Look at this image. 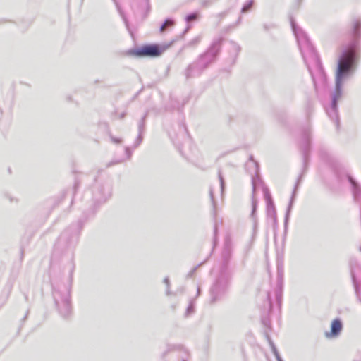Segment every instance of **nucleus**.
Returning <instances> with one entry per match:
<instances>
[{
  "label": "nucleus",
  "mask_w": 361,
  "mask_h": 361,
  "mask_svg": "<svg viewBox=\"0 0 361 361\" xmlns=\"http://www.w3.org/2000/svg\"><path fill=\"white\" fill-rule=\"evenodd\" d=\"M111 140L115 143H120L121 142V140H119V139H116V138L112 137Z\"/></svg>",
  "instance_id": "nucleus-18"
},
{
  "label": "nucleus",
  "mask_w": 361,
  "mask_h": 361,
  "mask_svg": "<svg viewBox=\"0 0 361 361\" xmlns=\"http://www.w3.org/2000/svg\"><path fill=\"white\" fill-rule=\"evenodd\" d=\"M117 8H118V10L120 14L122 16V18H123V20L125 21V23L127 25L128 23H127L126 18L124 16L123 12L120 10V8H119V6L118 5H117Z\"/></svg>",
  "instance_id": "nucleus-15"
},
{
  "label": "nucleus",
  "mask_w": 361,
  "mask_h": 361,
  "mask_svg": "<svg viewBox=\"0 0 361 361\" xmlns=\"http://www.w3.org/2000/svg\"><path fill=\"white\" fill-rule=\"evenodd\" d=\"M276 298H277V300H280V295H276Z\"/></svg>",
  "instance_id": "nucleus-24"
},
{
  "label": "nucleus",
  "mask_w": 361,
  "mask_h": 361,
  "mask_svg": "<svg viewBox=\"0 0 361 361\" xmlns=\"http://www.w3.org/2000/svg\"><path fill=\"white\" fill-rule=\"evenodd\" d=\"M252 1H250L249 2L248 4H245L243 8H242V12H246L247 11L250 7L252 6Z\"/></svg>",
  "instance_id": "nucleus-12"
},
{
  "label": "nucleus",
  "mask_w": 361,
  "mask_h": 361,
  "mask_svg": "<svg viewBox=\"0 0 361 361\" xmlns=\"http://www.w3.org/2000/svg\"><path fill=\"white\" fill-rule=\"evenodd\" d=\"M174 25V21L171 19H167L164 24L160 27V31L164 32L166 27L173 26Z\"/></svg>",
  "instance_id": "nucleus-9"
},
{
  "label": "nucleus",
  "mask_w": 361,
  "mask_h": 361,
  "mask_svg": "<svg viewBox=\"0 0 361 361\" xmlns=\"http://www.w3.org/2000/svg\"><path fill=\"white\" fill-rule=\"evenodd\" d=\"M138 140H140V142H141V140H142V138H141V136H140V135L139 136V138H138Z\"/></svg>",
  "instance_id": "nucleus-25"
},
{
  "label": "nucleus",
  "mask_w": 361,
  "mask_h": 361,
  "mask_svg": "<svg viewBox=\"0 0 361 361\" xmlns=\"http://www.w3.org/2000/svg\"><path fill=\"white\" fill-rule=\"evenodd\" d=\"M269 307H270V308L271 307V302H269Z\"/></svg>",
  "instance_id": "nucleus-26"
},
{
  "label": "nucleus",
  "mask_w": 361,
  "mask_h": 361,
  "mask_svg": "<svg viewBox=\"0 0 361 361\" xmlns=\"http://www.w3.org/2000/svg\"><path fill=\"white\" fill-rule=\"evenodd\" d=\"M218 176H219V179L220 181L221 191L223 192L224 190V178H223V176H222L221 171H219Z\"/></svg>",
  "instance_id": "nucleus-10"
},
{
  "label": "nucleus",
  "mask_w": 361,
  "mask_h": 361,
  "mask_svg": "<svg viewBox=\"0 0 361 361\" xmlns=\"http://www.w3.org/2000/svg\"><path fill=\"white\" fill-rule=\"evenodd\" d=\"M221 40H217L213 43L208 51L201 56L198 61L191 64L186 70V76L190 78L200 73L207 65L214 59L219 50Z\"/></svg>",
  "instance_id": "nucleus-4"
},
{
  "label": "nucleus",
  "mask_w": 361,
  "mask_h": 361,
  "mask_svg": "<svg viewBox=\"0 0 361 361\" xmlns=\"http://www.w3.org/2000/svg\"><path fill=\"white\" fill-rule=\"evenodd\" d=\"M60 311H61V313L64 317L69 315V314L71 313V305H70L69 301L68 300H66L63 302V309L61 310Z\"/></svg>",
  "instance_id": "nucleus-8"
},
{
  "label": "nucleus",
  "mask_w": 361,
  "mask_h": 361,
  "mask_svg": "<svg viewBox=\"0 0 361 361\" xmlns=\"http://www.w3.org/2000/svg\"><path fill=\"white\" fill-rule=\"evenodd\" d=\"M361 31V21L360 19H355L353 21V32L355 37H358L360 35V32Z\"/></svg>",
  "instance_id": "nucleus-7"
},
{
  "label": "nucleus",
  "mask_w": 361,
  "mask_h": 361,
  "mask_svg": "<svg viewBox=\"0 0 361 361\" xmlns=\"http://www.w3.org/2000/svg\"><path fill=\"white\" fill-rule=\"evenodd\" d=\"M290 23L304 60L307 66L310 73L312 75L314 86L317 87V82L313 68L314 69L315 73L321 78H323L324 77L318 56L315 53L312 45L310 44L309 40L303 31L299 27H297L293 19L290 20Z\"/></svg>",
  "instance_id": "nucleus-2"
},
{
  "label": "nucleus",
  "mask_w": 361,
  "mask_h": 361,
  "mask_svg": "<svg viewBox=\"0 0 361 361\" xmlns=\"http://www.w3.org/2000/svg\"><path fill=\"white\" fill-rule=\"evenodd\" d=\"M197 14H195V13H192V14L188 15V16L186 17V18H185V19H186V20H187L188 22H190V21H192V20H196V19H197Z\"/></svg>",
  "instance_id": "nucleus-11"
},
{
  "label": "nucleus",
  "mask_w": 361,
  "mask_h": 361,
  "mask_svg": "<svg viewBox=\"0 0 361 361\" xmlns=\"http://www.w3.org/2000/svg\"><path fill=\"white\" fill-rule=\"evenodd\" d=\"M342 323L339 319H334L331 323V331L326 332V336L327 338L338 336L342 330Z\"/></svg>",
  "instance_id": "nucleus-6"
},
{
  "label": "nucleus",
  "mask_w": 361,
  "mask_h": 361,
  "mask_svg": "<svg viewBox=\"0 0 361 361\" xmlns=\"http://www.w3.org/2000/svg\"><path fill=\"white\" fill-rule=\"evenodd\" d=\"M297 187H298V185H296L295 187V189H294V191H293V196H292V198H291V200H290V204H289L288 210H290V207L292 206V203H293V201L294 196L295 195Z\"/></svg>",
  "instance_id": "nucleus-14"
},
{
  "label": "nucleus",
  "mask_w": 361,
  "mask_h": 361,
  "mask_svg": "<svg viewBox=\"0 0 361 361\" xmlns=\"http://www.w3.org/2000/svg\"><path fill=\"white\" fill-rule=\"evenodd\" d=\"M276 359L277 361H283V360L281 359L280 355H276Z\"/></svg>",
  "instance_id": "nucleus-22"
},
{
  "label": "nucleus",
  "mask_w": 361,
  "mask_h": 361,
  "mask_svg": "<svg viewBox=\"0 0 361 361\" xmlns=\"http://www.w3.org/2000/svg\"><path fill=\"white\" fill-rule=\"evenodd\" d=\"M247 165H252L255 167L256 175L252 176V212L250 214L251 218L254 221L255 226H257V216H256V210L257 207V193L259 190H262L264 193V198L267 202V215L272 218L274 222L276 221V212L274 207L273 202L271 201V195L269 192L268 188L264 185V183L259 177L257 174L258 171V166L256 162L253 160H251Z\"/></svg>",
  "instance_id": "nucleus-3"
},
{
  "label": "nucleus",
  "mask_w": 361,
  "mask_h": 361,
  "mask_svg": "<svg viewBox=\"0 0 361 361\" xmlns=\"http://www.w3.org/2000/svg\"><path fill=\"white\" fill-rule=\"evenodd\" d=\"M273 353H274L275 357L276 356V355H279V353H278V351L275 347H273Z\"/></svg>",
  "instance_id": "nucleus-19"
},
{
  "label": "nucleus",
  "mask_w": 361,
  "mask_h": 361,
  "mask_svg": "<svg viewBox=\"0 0 361 361\" xmlns=\"http://www.w3.org/2000/svg\"><path fill=\"white\" fill-rule=\"evenodd\" d=\"M164 283L169 286V279L168 277H166L164 280Z\"/></svg>",
  "instance_id": "nucleus-20"
},
{
  "label": "nucleus",
  "mask_w": 361,
  "mask_h": 361,
  "mask_svg": "<svg viewBox=\"0 0 361 361\" xmlns=\"http://www.w3.org/2000/svg\"><path fill=\"white\" fill-rule=\"evenodd\" d=\"M351 275H352V278L353 279V281H355V271L353 269H351Z\"/></svg>",
  "instance_id": "nucleus-16"
},
{
  "label": "nucleus",
  "mask_w": 361,
  "mask_h": 361,
  "mask_svg": "<svg viewBox=\"0 0 361 361\" xmlns=\"http://www.w3.org/2000/svg\"><path fill=\"white\" fill-rule=\"evenodd\" d=\"M126 153H127V154H128V158H130V152H129V149H128V148H126Z\"/></svg>",
  "instance_id": "nucleus-23"
},
{
  "label": "nucleus",
  "mask_w": 361,
  "mask_h": 361,
  "mask_svg": "<svg viewBox=\"0 0 361 361\" xmlns=\"http://www.w3.org/2000/svg\"><path fill=\"white\" fill-rule=\"evenodd\" d=\"M209 194H210L211 199L213 200H214V192L212 189L209 191Z\"/></svg>",
  "instance_id": "nucleus-21"
},
{
  "label": "nucleus",
  "mask_w": 361,
  "mask_h": 361,
  "mask_svg": "<svg viewBox=\"0 0 361 361\" xmlns=\"http://www.w3.org/2000/svg\"><path fill=\"white\" fill-rule=\"evenodd\" d=\"M162 51L157 45H145L134 51L137 56L156 57L161 54Z\"/></svg>",
  "instance_id": "nucleus-5"
},
{
  "label": "nucleus",
  "mask_w": 361,
  "mask_h": 361,
  "mask_svg": "<svg viewBox=\"0 0 361 361\" xmlns=\"http://www.w3.org/2000/svg\"><path fill=\"white\" fill-rule=\"evenodd\" d=\"M194 312L193 305L191 303L187 309L186 314H190Z\"/></svg>",
  "instance_id": "nucleus-13"
},
{
  "label": "nucleus",
  "mask_w": 361,
  "mask_h": 361,
  "mask_svg": "<svg viewBox=\"0 0 361 361\" xmlns=\"http://www.w3.org/2000/svg\"><path fill=\"white\" fill-rule=\"evenodd\" d=\"M356 50V42L355 41L343 49L338 62V67L336 75V92L332 97L331 106L327 110V113L332 120L337 123V102L342 94V85L345 78L350 73L355 61Z\"/></svg>",
  "instance_id": "nucleus-1"
},
{
  "label": "nucleus",
  "mask_w": 361,
  "mask_h": 361,
  "mask_svg": "<svg viewBox=\"0 0 361 361\" xmlns=\"http://www.w3.org/2000/svg\"><path fill=\"white\" fill-rule=\"evenodd\" d=\"M200 41V37H197L194 39L190 43L196 44L198 43Z\"/></svg>",
  "instance_id": "nucleus-17"
}]
</instances>
